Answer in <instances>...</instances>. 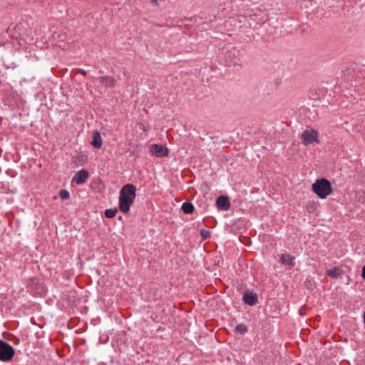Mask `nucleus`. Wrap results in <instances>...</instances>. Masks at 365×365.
Returning <instances> with one entry per match:
<instances>
[{
	"instance_id": "f257e3e1",
	"label": "nucleus",
	"mask_w": 365,
	"mask_h": 365,
	"mask_svg": "<svg viewBox=\"0 0 365 365\" xmlns=\"http://www.w3.org/2000/svg\"><path fill=\"white\" fill-rule=\"evenodd\" d=\"M136 197V187L133 184H126L120 191L119 195V209L123 213L130 211V206Z\"/></svg>"
},
{
	"instance_id": "f03ea898",
	"label": "nucleus",
	"mask_w": 365,
	"mask_h": 365,
	"mask_svg": "<svg viewBox=\"0 0 365 365\" xmlns=\"http://www.w3.org/2000/svg\"><path fill=\"white\" fill-rule=\"evenodd\" d=\"M312 190L322 199L326 198L332 192L330 182L324 178L317 180L312 184Z\"/></svg>"
},
{
	"instance_id": "7ed1b4c3",
	"label": "nucleus",
	"mask_w": 365,
	"mask_h": 365,
	"mask_svg": "<svg viewBox=\"0 0 365 365\" xmlns=\"http://www.w3.org/2000/svg\"><path fill=\"white\" fill-rule=\"evenodd\" d=\"M14 355V348L4 341L0 340V360L10 361Z\"/></svg>"
},
{
	"instance_id": "20e7f679",
	"label": "nucleus",
	"mask_w": 365,
	"mask_h": 365,
	"mask_svg": "<svg viewBox=\"0 0 365 365\" xmlns=\"http://www.w3.org/2000/svg\"><path fill=\"white\" fill-rule=\"evenodd\" d=\"M150 152L157 158L165 157L168 155V149L158 144H153L150 147Z\"/></svg>"
},
{
	"instance_id": "39448f33",
	"label": "nucleus",
	"mask_w": 365,
	"mask_h": 365,
	"mask_svg": "<svg viewBox=\"0 0 365 365\" xmlns=\"http://www.w3.org/2000/svg\"><path fill=\"white\" fill-rule=\"evenodd\" d=\"M317 132L314 130H305L302 134L304 144L308 145L314 143L317 140Z\"/></svg>"
},
{
	"instance_id": "423d86ee",
	"label": "nucleus",
	"mask_w": 365,
	"mask_h": 365,
	"mask_svg": "<svg viewBox=\"0 0 365 365\" xmlns=\"http://www.w3.org/2000/svg\"><path fill=\"white\" fill-rule=\"evenodd\" d=\"M89 177V173L87 170L82 169L77 172L72 178V182L78 185L84 184Z\"/></svg>"
},
{
	"instance_id": "0eeeda50",
	"label": "nucleus",
	"mask_w": 365,
	"mask_h": 365,
	"mask_svg": "<svg viewBox=\"0 0 365 365\" xmlns=\"http://www.w3.org/2000/svg\"><path fill=\"white\" fill-rule=\"evenodd\" d=\"M216 205L217 208L221 210H228L230 207V202L229 198L224 195L218 197L216 200Z\"/></svg>"
},
{
	"instance_id": "6e6552de",
	"label": "nucleus",
	"mask_w": 365,
	"mask_h": 365,
	"mask_svg": "<svg viewBox=\"0 0 365 365\" xmlns=\"http://www.w3.org/2000/svg\"><path fill=\"white\" fill-rule=\"evenodd\" d=\"M242 300L245 304L250 306H253L257 302V296L256 294L252 292L245 293L242 297Z\"/></svg>"
},
{
	"instance_id": "1a4fd4ad",
	"label": "nucleus",
	"mask_w": 365,
	"mask_h": 365,
	"mask_svg": "<svg viewBox=\"0 0 365 365\" xmlns=\"http://www.w3.org/2000/svg\"><path fill=\"white\" fill-rule=\"evenodd\" d=\"M103 140L101 135V133L98 130H96L93 133V140L91 141V145L95 148H101L102 146Z\"/></svg>"
},
{
	"instance_id": "9d476101",
	"label": "nucleus",
	"mask_w": 365,
	"mask_h": 365,
	"mask_svg": "<svg viewBox=\"0 0 365 365\" xmlns=\"http://www.w3.org/2000/svg\"><path fill=\"white\" fill-rule=\"evenodd\" d=\"M295 258L289 253L282 254L280 255V262L284 265L294 266Z\"/></svg>"
},
{
	"instance_id": "9b49d317",
	"label": "nucleus",
	"mask_w": 365,
	"mask_h": 365,
	"mask_svg": "<svg viewBox=\"0 0 365 365\" xmlns=\"http://www.w3.org/2000/svg\"><path fill=\"white\" fill-rule=\"evenodd\" d=\"M100 83H101L106 88H113L115 86V80L110 76H101L98 78Z\"/></svg>"
},
{
	"instance_id": "f8f14e48",
	"label": "nucleus",
	"mask_w": 365,
	"mask_h": 365,
	"mask_svg": "<svg viewBox=\"0 0 365 365\" xmlns=\"http://www.w3.org/2000/svg\"><path fill=\"white\" fill-rule=\"evenodd\" d=\"M327 275L332 278H336L341 275L342 271L338 267H334L327 270Z\"/></svg>"
},
{
	"instance_id": "ddd939ff",
	"label": "nucleus",
	"mask_w": 365,
	"mask_h": 365,
	"mask_svg": "<svg viewBox=\"0 0 365 365\" xmlns=\"http://www.w3.org/2000/svg\"><path fill=\"white\" fill-rule=\"evenodd\" d=\"M181 209L185 214H192L194 211V205L191 202H183Z\"/></svg>"
},
{
	"instance_id": "4468645a",
	"label": "nucleus",
	"mask_w": 365,
	"mask_h": 365,
	"mask_svg": "<svg viewBox=\"0 0 365 365\" xmlns=\"http://www.w3.org/2000/svg\"><path fill=\"white\" fill-rule=\"evenodd\" d=\"M235 331L240 334H244L247 332V328L245 324H240L235 327Z\"/></svg>"
},
{
	"instance_id": "2eb2a0df",
	"label": "nucleus",
	"mask_w": 365,
	"mask_h": 365,
	"mask_svg": "<svg viewBox=\"0 0 365 365\" xmlns=\"http://www.w3.org/2000/svg\"><path fill=\"white\" fill-rule=\"evenodd\" d=\"M117 212V209H107L105 211V215L108 218H113L115 216Z\"/></svg>"
},
{
	"instance_id": "dca6fc26",
	"label": "nucleus",
	"mask_w": 365,
	"mask_h": 365,
	"mask_svg": "<svg viewBox=\"0 0 365 365\" xmlns=\"http://www.w3.org/2000/svg\"><path fill=\"white\" fill-rule=\"evenodd\" d=\"M59 197L62 199V200H66V199H68L69 197H70V193L68 190H61L60 192H59Z\"/></svg>"
},
{
	"instance_id": "f3484780",
	"label": "nucleus",
	"mask_w": 365,
	"mask_h": 365,
	"mask_svg": "<svg viewBox=\"0 0 365 365\" xmlns=\"http://www.w3.org/2000/svg\"><path fill=\"white\" fill-rule=\"evenodd\" d=\"M200 235L203 239H208L210 237V232L205 230H202Z\"/></svg>"
},
{
	"instance_id": "a211bd4d",
	"label": "nucleus",
	"mask_w": 365,
	"mask_h": 365,
	"mask_svg": "<svg viewBox=\"0 0 365 365\" xmlns=\"http://www.w3.org/2000/svg\"><path fill=\"white\" fill-rule=\"evenodd\" d=\"M361 277L365 279V265L362 268Z\"/></svg>"
},
{
	"instance_id": "6ab92c4d",
	"label": "nucleus",
	"mask_w": 365,
	"mask_h": 365,
	"mask_svg": "<svg viewBox=\"0 0 365 365\" xmlns=\"http://www.w3.org/2000/svg\"><path fill=\"white\" fill-rule=\"evenodd\" d=\"M151 3L154 5H158V0H150Z\"/></svg>"
},
{
	"instance_id": "aec40b11",
	"label": "nucleus",
	"mask_w": 365,
	"mask_h": 365,
	"mask_svg": "<svg viewBox=\"0 0 365 365\" xmlns=\"http://www.w3.org/2000/svg\"><path fill=\"white\" fill-rule=\"evenodd\" d=\"M364 322L365 323V312L364 313Z\"/></svg>"
}]
</instances>
